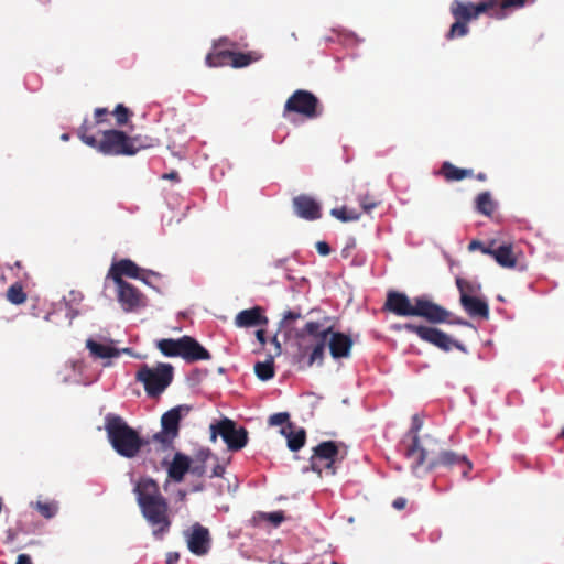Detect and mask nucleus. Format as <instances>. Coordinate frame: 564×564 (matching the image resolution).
Instances as JSON below:
<instances>
[{"mask_svg": "<svg viewBox=\"0 0 564 564\" xmlns=\"http://www.w3.org/2000/svg\"><path fill=\"white\" fill-rule=\"evenodd\" d=\"M300 337L302 341L295 359L302 369L310 368L314 364L322 366L327 344L334 359L348 358L354 345L349 335L333 332L332 327L322 328L318 322H307Z\"/></svg>", "mask_w": 564, "mask_h": 564, "instance_id": "nucleus-1", "label": "nucleus"}, {"mask_svg": "<svg viewBox=\"0 0 564 564\" xmlns=\"http://www.w3.org/2000/svg\"><path fill=\"white\" fill-rule=\"evenodd\" d=\"M536 0H480L477 3L470 1L454 0L449 10L455 19L451 25L447 40L462 37L468 34V22L477 19L480 14H488L490 18L502 20L510 12L522 9L527 4H533Z\"/></svg>", "mask_w": 564, "mask_h": 564, "instance_id": "nucleus-2", "label": "nucleus"}, {"mask_svg": "<svg viewBox=\"0 0 564 564\" xmlns=\"http://www.w3.org/2000/svg\"><path fill=\"white\" fill-rule=\"evenodd\" d=\"M383 310L401 317L419 316L432 324L469 325L463 318H452L451 312L425 296L410 299L399 291L388 292Z\"/></svg>", "mask_w": 564, "mask_h": 564, "instance_id": "nucleus-3", "label": "nucleus"}, {"mask_svg": "<svg viewBox=\"0 0 564 564\" xmlns=\"http://www.w3.org/2000/svg\"><path fill=\"white\" fill-rule=\"evenodd\" d=\"M144 519L154 528L153 535L158 539L170 530L169 503L160 492L159 485L152 478H141L133 489Z\"/></svg>", "mask_w": 564, "mask_h": 564, "instance_id": "nucleus-4", "label": "nucleus"}, {"mask_svg": "<svg viewBox=\"0 0 564 564\" xmlns=\"http://www.w3.org/2000/svg\"><path fill=\"white\" fill-rule=\"evenodd\" d=\"M105 430L112 448L122 457H135L144 445L139 433L117 414L105 416Z\"/></svg>", "mask_w": 564, "mask_h": 564, "instance_id": "nucleus-5", "label": "nucleus"}, {"mask_svg": "<svg viewBox=\"0 0 564 564\" xmlns=\"http://www.w3.org/2000/svg\"><path fill=\"white\" fill-rule=\"evenodd\" d=\"M79 139L87 145L96 149L105 155H133V150L128 148V134L117 129H108L101 132L97 139L91 133V124L85 121L78 129Z\"/></svg>", "mask_w": 564, "mask_h": 564, "instance_id": "nucleus-6", "label": "nucleus"}, {"mask_svg": "<svg viewBox=\"0 0 564 564\" xmlns=\"http://www.w3.org/2000/svg\"><path fill=\"white\" fill-rule=\"evenodd\" d=\"M156 347L164 356L182 357L187 362L210 359L209 351L195 338L187 335L178 339H161L158 341Z\"/></svg>", "mask_w": 564, "mask_h": 564, "instance_id": "nucleus-7", "label": "nucleus"}, {"mask_svg": "<svg viewBox=\"0 0 564 564\" xmlns=\"http://www.w3.org/2000/svg\"><path fill=\"white\" fill-rule=\"evenodd\" d=\"M423 427V419L420 414H414L411 419V427L404 435L400 446L403 455L411 462V469L417 474L420 465L426 459L427 454H431L430 445L423 444L420 438V431Z\"/></svg>", "mask_w": 564, "mask_h": 564, "instance_id": "nucleus-8", "label": "nucleus"}, {"mask_svg": "<svg viewBox=\"0 0 564 564\" xmlns=\"http://www.w3.org/2000/svg\"><path fill=\"white\" fill-rule=\"evenodd\" d=\"M137 381L143 383L147 394L159 397L173 380V367L170 364H159L155 368L142 365L135 375Z\"/></svg>", "mask_w": 564, "mask_h": 564, "instance_id": "nucleus-9", "label": "nucleus"}, {"mask_svg": "<svg viewBox=\"0 0 564 564\" xmlns=\"http://www.w3.org/2000/svg\"><path fill=\"white\" fill-rule=\"evenodd\" d=\"M191 406L177 405L165 412L161 417L162 430L153 435V441L159 443L161 449H172L174 440L180 433V423L184 415L188 414Z\"/></svg>", "mask_w": 564, "mask_h": 564, "instance_id": "nucleus-10", "label": "nucleus"}, {"mask_svg": "<svg viewBox=\"0 0 564 564\" xmlns=\"http://www.w3.org/2000/svg\"><path fill=\"white\" fill-rule=\"evenodd\" d=\"M288 112L301 115L306 119H315L322 116L323 107L313 93L297 89L284 104V115Z\"/></svg>", "mask_w": 564, "mask_h": 564, "instance_id": "nucleus-11", "label": "nucleus"}, {"mask_svg": "<svg viewBox=\"0 0 564 564\" xmlns=\"http://www.w3.org/2000/svg\"><path fill=\"white\" fill-rule=\"evenodd\" d=\"M218 435L231 452L240 451L248 443V431L242 426L238 427L232 420L227 417L210 425V440L215 442Z\"/></svg>", "mask_w": 564, "mask_h": 564, "instance_id": "nucleus-12", "label": "nucleus"}, {"mask_svg": "<svg viewBox=\"0 0 564 564\" xmlns=\"http://www.w3.org/2000/svg\"><path fill=\"white\" fill-rule=\"evenodd\" d=\"M393 329L416 334L422 340L444 351H449L453 346L462 350L464 349L462 344L453 340L446 333L435 327L405 323L394 325Z\"/></svg>", "mask_w": 564, "mask_h": 564, "instance_id": "nucleus-13", "label": "nucleus"}, {"mask_svg": "<svg viewBox=\"0 0 564 564\" xmlns=\"http://www.w3.org/2000/svg\"><path fill=\"white\" fill-rule=\"evenodd\" d=\"M430 451L432 453L427 454L426 459L420 465V469L423 468L425 471H432L438 467L452 468L460 466L463 477H467L473 469V464L463 454L454 451H442L436 454L434 448L431 447Z\"/></svg>", "mask_w": 564, "mask_h": 564, "instance_id": "nucleus-14", "label": "nucleus"}, {"mask_svg": "<svg viewBox=\"0 0 564 564\" xmlns=\"http://www.w3.org/2000/svg\"><path fill=\"white\" fill-rule=\"evenodd\" d=\"M339 454L338 446L334 441H325L319 443L315 448L310 459L312 470L322 474L323 470H327L328 474L335 475L336 469L334 467L337 456Z\"/></svg>", "mask_w": 564, "mask_h": 564, "instance_id": "nucleus-15", "label": "nucleus"}, {"mask_svg": "<svg viewBox=\"0 0 564 564\" xmlns=\"http://www.w3.org/2000/svg\"><path fill=\"white\" fill-rule=\"evenodd\" d=\"M188 550L197 556L206 555L212 545L209 530L200 523H194L188 531L185 532Z\"/></svg>", "mask_w": 564, "mask_h": 564, "instance_id": "nucleus-16", "label": "nucleus"}, {"mask_svg": "<svg viewBox=\"0 0 564 564\" xmlns=\"http://www.w3.org/2000/svg\"><path fill=\"white\" fill-rule=\"evenodd\" d=\"M117 299L126 312H133L147 304L144 294L131 283H116Z\"/></svg>", "mask_w": 564, "mask_h": 564, "instance_id": "nucleus-17", "label": "nucleus"}, {"mask_svg": "<svg viewBox=\"0 0 564 564\" xmlns=\"http://www.w3.org/2000/svg\"><path fill=\"white\" fill-rule=\"evenodd\" d=\"M141 269L130 259H121L113 262L107 273V279H111L116 283H128L123 280V276L131 279H141Z\"/></svg>", "mask_w": 564, "mask_h": 564, "instance_id": "nucleus-18", "label": "nucleus"}, {"mask_svg": "<svg viewBox=\"0 0 564 564\" xmlns=\"http://www.w3.org/2000/svg\"><path fill=\"white\" fill-rule=\"evenodd\" d=\"M293 207L295 214L306 220H315L321 218L319 204L308 195H299L293 198Z\"/></svg>", "mask_w": 564, "mask_h": 564, "instance_id": "nucleus-19", "label": "nucleus"}, {"mask_svg": "<svg viewBox=\"0 0 564 564\" xmlns=\"http://www.w3.org/2000/svg\"><path fill=\"white\" fill-rule=\"evenodd\" d=\"M459 302L462 307L469 316L480 317L484 319L489 318V305L484 299H480L478 295L474 297L464 295L463 297H459Z\"/></svg>", "mask_w": 564, "mask_h": 564, "instance_id": "nucleus-20", "label": "nucleus"}, {"mask_svg": "<svg viewBox=\"0 0 564 564\" xmlns=\"http://www.w3.org/2000/svg\"><path fill=\"white\" fill-rule=\"evenodd\" d=\"M268 318L263 315L260 306H254L249 310L239 312L235 318V324L238 327H252L258 325H265Z\"/></svg>", "mask_w": 564, "mask_h": 564, "instance_id": "nucleus-21", "label": "nucleus"}, {"mask_svg": "<svg viewBox=\"0 0 564 564\" xmlns=\"http://www.w3.org/2000/svg\"><path fill=\"white\" fill-rule=\"evenodd\" d=\"M86 348L89 350L90 355L96 359L115 358L119 357L121 352H130L129 348H123L122 350H120L111 345L97 343L91 338H88L86 340Z\"/></svg>", "mask_w": 564, "mask_h": 564, "instance_id": "nucleus-22", "label": "nucleus"}, {"mask_svg": "<svg viewBox=\"0 0 564 564\" xmlns=\"http://www.w3.org/2000/svg\"><path fill=\"white\" fill-rule=\"evenodd\" d=\"M191 469V460L188 456L177 452L172 463L167 468V474L171 479L176 482H180L184 479V476Z\"/></svg>", "mask_w": 564, "mask_h": 564, "instance_id": "nucleus-23", "label": "nucleus"}, {"mask_svg": "<svg viewBox=\"0 0 564 564\" xmlns=\"http://www.w3.org/2000/svg\"><path fill=\"white\" fill-rule=\"evenodd\" d=\"M281 433L286 437L288 447L292 452H297L300 448L304 446L306 440V433L304 429H299L297 431H294V425L292 423H289L286 426L282 427Z\"/></svg>", "mask_w": 564, "mask_h": 564, "instance_id": "nucleus-24", "label": "nucleus"}, {"mask_svg": "<svg viewBox=\"0 0 564 564\" xmlns=\"http://www.w3.org/2000/svg\"><path fill=\"white\" fill-rule=\"evenodd\" d=\"M496 262L502 268H514L517 264V256L513 246L505 243L496 248Z\"/></svg>", "mask_w": 564, "mask_h": 564, "instance_id": "nucleus-25", "label": "nucleus"}, {"mask_svg": "<svg viewBox=\"0 0 564 564\" xmlns=\"http://www.w3.org/2000/svg\"><path fill=\"white\" fill-rule=\"evenodd\" d=\"M440 174L448 182L462 181L466 177L473 176V170L459 169L451 162H444L441 166Z\"/></svg>", "mask_w": 564, "mask_h": 564, "instance_id": "nucleus-26", "label": "nucleus"}, {"mask_svg": "<svg viewBox=\"0 0 564 564\" xmlns=\"http://www.w3.org/2000/svg\"><path fill=\"white\" fill-rule=\"evenodd\" d=\"M159 144V140L150 135L134 134L128 135V148L133 150V155L141 150L154 148Z\"/></svg>", "mask_w": 564, "mask_h": 564, "instance_id": "nucleus-27", "label": "nucleus"}, {"mask_svg": "<svg viewBox=\"0 0 564 564\" xmlns=\"http://www.w3.org/2000/svg\"><path fill=\"white\" fill-rule=\"evenodd\" d=\"M231 56L232 54L229 50L215 48L214 52L207 54L205 62L209 67L231 66Z\"/></svg>", "mask_w": 564, "mask_h": 564, "instance_id": "nucleus-28", "label": "nucleus"}, {"mask_svg": "<svg viewBox=\"0 0 564 564\" xmlns=\"http://www.w3.org/2000/svg\"><path fill=\"white\" fill-rule=\"evenodd\" d=\"M231 67L234 68L247 67L261 58V54L257 52L242 53L231 51Z\"/></svg>", "mask_w": 564, "mask_h": 564, "instance_id": "nucleus-29", "label": "nucleus"}, {"mask_svg": "<svg viewBox=\"0 0 564 564\" xmlns=\"http://www.w3.org/2000/svg\"><path fill=\"white\" fill-rule=\"evenodd\" d=\"M476 209L485 216H491L496 209V203L492 200L489 192L480 193L476 198Z\"/></svg>", "mask_w": 564, "mask_h": 564, "instance_id": "nucleus-30", "label": "nucleus"}, {"mask_svg": "<svg viewBox=\"0 0 564 564\" xmlns=\"http://www.w3.org/2000/svg\"><path fill=\"white\" fill-rule=\"evenodd\" d=\"M83 300V293L77 290H72L66 296H64L63 301L68 310L67 315L70 316V319L78 315L79 312L77 306L82 303Z\"/></svg>", "mask_w": 564, "mask_h": 564, "instance_id": "nucleus-31", "label": "nucleus"}, {"mask_svg": "<svg viewBox=\"0 0 564 564\" xmlns=\"http://www.w3.org/2000/svg\"><path fill=\"white\" fill-rule=\"evenodd\" d=\"M254 372L262 381H268L274 377V361L269 357L265 361H258L254 365Z\"/></svg>", "mask_w": 564, "mask_h": 564, "instance_id": "nucleus-32", "label": "nucleus"}, {"mask_svg": "<svg viewBox=\"0 0 564 564\" xmlns=\"http://www.w3.org/2000/svg\"><path fill=\"white\" fill-rule=\"evenodd\" d=\"M456 286L459 291V295H460L459 297H463L464 295L470 296V297L477 296L481 290V286L479 283L468 281L463 278L456 279Z\"/></svg>", "mask_w": 564, "mask_h": 564, "instance_id": "nucleus-33", "label": "nucleus"}, {"mask_svg": "<svg viewBox=\"0 0 564 564\" xmlns=\"http://www.w3.org/2000/svg\"><path fill=\"white\" fill-rule=\"evenodd\" d=\"M7 299L12 303V304H22L26 301V294L25 292L23 291V288L21 284L19 283H14L12 284L8 291H7Z\"/></svg>", "mask_w": 564, "mask_h": 564, "instance_id": "nucleus-34", "label": "nucleus"}, {"mask_svg": "<svg viewBox=\"0 0 564 564\" xmlns=\"http://www.w3.org/2000/svg\"><path fill=\"white\" fill-rule=\"evenodd\" d=\"M330 215L344 223L356 221L360 218V214L358 212L346 207L333 208L330 210Z\"/></svg>", "mask_w": 564, "mask_h": 564, "instance_id": "nucleus-35", "label": "nucleus"}, {"mask_svg": "<svg viewBox=\"0 0 564 564\" xmlns=\"http://www.w3.org/2000/svg\"><path fill=\"white\" fill-rule=\"evenodd\" d=\"M35 508L46 519L53 518L58 511L55 501H36Z\"/></svg>", "mask_w": 564, "mask_h": 564, "instance_id": "nucleus-36", "label": "nucleus"}, {"mask_svg": "<svg viewBox=\"0 0 564 564\" xmlns=\"http://www.w3.org/2000/svg\"><path fill=\"white\" fill-rule=\"evenodd\" d=\"M112 115L115 116L116 123L119 127L124 126L132 117V112L130 111V109L122 104H118L116 106L115 110L112 111Z\"/></svg>", "mask_w": 564, "mask_h": 564, "instance_id": "nucleus-37", "label": "nucleus"}, {"mask_svg": "<svg viewBox=\"0 0 564 564\" xmlns=\"http://www.w3.org/2000/svg\"><path fill=\"white\" fill-rule=\"evenodd\" d=\"M290 415L286 412L274 413L269 417V425L271 426H286L290 421Z\"/></svg>", "mask_w": 564, "mask_h": 564, "instance_id": "nucleus-38", "label": "nucleus"}, {"mask_svg": "<svg viewBox=\"0 0 564 564\" xmlns=\"http://www.w3.org/2000/svg\"><path fill=\"white\" fill-rule=\"evenodd\" d=\"M359 204L366 213H369L373 208H376L379 203L376 202L372 197H370V195L366 194L359 197Z\"/></svg>", "mask_w": 564, "mask_h": 564, "instance_id": "nucleus-39", "label": "nucleus"}, {"mask_svg": "<svg viewBox=\"0 0 564 564\" xmlns=\"http://www.w3.org/2000/svg\"><path fill=\"white\" fill-rule=\"evenodd\" d=\"M203 456L202 458V464L200 465H195L193 467H191L189 471L198 477H202L204 474H205V466H204V463L206 462V459L210 456V452L207 451L206 453L205 452H202L200 454Z\"/></svg>", "mask_w": 564, "mask_h": 564, "instance_id": "nucleus-40", "label": "nucleus"}, {"mask_svg": "<svg viewBox=\"0 0 564 564\" xmlns=\"http://www.w3.org/2000/svg\"><path fill=\"white\" fill-rule=\"evenodd\" d=\"M109 110L107 108H96L94 111L95 124H101L106 122V117L109 115Z\"/></svg>", "mask_w": 564, "mask_h": 564, "instance_id": "nucleus-41", "label": "nucleus"}, {"mask_svg": "<svg viewBox=\"0 0 564 564\" xmlns=\"http://www.w3.org/2000/svg\"><path fill=\"white\" fill-rule=\"evenodd\" d=\"M264 517L275 527L279 525L284 520V514L282 511L265 513Z\"/></svg>", "mask_w": 564, "mask_h": 564, "instance_id": "nucleus-42", "label": "nucleus"}, {"mask_svg": "<svg viewBox=\"0 0 564 564\" xmlns=\"http://www.w3.org/2000/svg\"><path fill=\"white\" fill-rule=\"evenodd\" d=\"M316 250L321 256H328L330 253V247L325 241H318L316 243Z\"/></svg>", "mask_w": 564, "mask_h": 564, "instance_id": "nucleus-43", "label": "nucleus"}, {"mask_svg": "<svg viewBox=\"0 0 564 564\" xmlns=\"http://www.w3.org/2000/svg\"><path fill=\"white\" fill-rule=\"evenodd\" d=\"M301 317H302V315L300 313L293 312V311H288L284 314L283 322L290 324Z\"/></svg>", "mask_w": 564, "mask_h": 564, "instance_id": "nucleus-44", "label": "nucleus"}, {"mask_svg": "<svg viewBox=\"0 0 564 564\" xmlns=\"http://www.w3.org/2000/svg\"><path fill=\"white\" fill-rule=\"evenodd\" d=\"M485 245L479 241V240H473L469 242L468 245V250L469 251H475V250H479L480 252L482 251Z\"/></svg>", "mask_w": 564, "mask_h": 564, "instance_id": "nucleus-45", "label": "nucleus"}, {"mask_svg": "<svg viewBox=\"0 0 564 564\" xmlns=\"http://www.w3.org/2000/svg\"><path fill=\"white\" fill-rule=\"evenodd\" d=\"M392 506L393 508H395L397 510H402L405 508L406 506V499L403 498V497H399L397 499L393 500L392 502Z\"/></svg>", "mask_w": 564, "mask_h": 564, "instance_id": "nucleus-46", "label": "nucleus"}, {"mask_svg": "<svg viewBox=\"0 0 564 564\" xmlns=\"http://www.w3.org/2000/svg\"><path fill=\"white\" fill-rule=\"evenodd\" d=\"M180 561V553L169 552L166 554V564H176Z\"/></svg>", "mask_w": 564, "mask_h": 564, "instance_id": "nucleus-47", "label": "nucleus"}, {"mask_svg": "<svg viewBox=\"0 0 564 564\" xmlns=\"http://www.w3.org/2000/svg\"><path fill=\"white\" fill-rule=\"evenodd\" d=\"M15 564H33L29 554H20L17 557Z\"/></svg>", "mask_w": 564, "mask_h": 564, "instance_id": "nucleus-48", "label": "nucleus"}, {"mask_svg": "<svg viewBox=\"0 0 564 564\" xmlns=\"http://www.w3.org/2000/svg\"><path fill=\"white\" fill-rule=\"evenodd\" d=\"M225 473V467L220 464H216L213 468L210 477H221Z\"/></svg>", "mask_w": 564, "mask_h": 564, "instance_id": "nucleus-49", "label": "nucleus"}, {"mask_svg": "<svg viewBox=\"0 0 564 564\" xmlns=\"http://www.w3.org/2000/svg\"><path fill=\"white\" fill-rule=\"evenodd\" d=\"M495 241H491L490 246H485L482 249L484 254H489L495 259L496 248H494Z\"/></svg>", "mask_w": 564, "mask_h": 564, "instance_id": "nucleus-50", "label": "nucleus"}, {"mask_svg": "<svg viewBox=\"0 0 564 564\" xmlns=\"http://www.w3.org/2000/svg\"><path fill=\"white\" fill-rule=\"evenodd\" d=\"M226 45H234V43L230 42L227 37H221L217 42H215L214 48H218L220 46H226Z\"/></svg>", "mask_w": 564, "mask_h": 564, "instance_id": "nucleus-51", "label": "nucleus"}, {"mask_svg": "<svg viewBox=\"0 0 564 564\" xmlns=\"http://www.w3.org/2000/svg\"><path fill=\"white\" fill-rule=\"evenodd\" d=\"M256 336L261 344L265 343V332L263 329L257 330Z\"/></svg>", "mask_w": 564, "mask_h": 564, "instance_id": "nucleus-52", "label": "nucleus"}, {"mask_svg": "<svg viewBox=\"0 0 564 564\" xmlns=\"http://www.w3.org/2000/svg\"><path fill=\"white\" fill-rule=\"evenodd\" d=\"M476 178H477L478 181L484 182V181H486V180H487V175H486L485 173L480 172V173H478V174L476 175Z\"/></svg>", "mask_w": 564, "mask_h": 564, "instance_id": "nucleus-53", "label": "nucleus"}, {"mask_svg": "<svg viewBox=\"0 0 564 564\" xmlns=\"http://www.w3.org/2000/svg\"><path fill=\"white\" fill-rule=\"evenodd\" d=\"M164 177L165 178H170V180H174V178H177V173L176 172H171L169 174H165Z\"/></svg>", "mask_w": 564, "mask_h": 564, "instance_id": "nucleus-54", "label": "nucleus"}, {"mask_svg": "<svg viewBox=\"0 0 564 564\" xmlns=\"http://www.w3.org/2000/svg\"><path fill=\"white\" fill-rule=\"evenodd\" d=\"M8 538L10 540H13L14 539V534H12L11 530L8 531Z\"/></svg>", "mask_w": 564, "mask_h": 564, "instance_id": "nucleus-55", "label": "nucleus"}, {"mask_svg": "<svg viewBox=\"0 0 564 564\" xmlns=\"http://www.w3.org/2000/svg\"><path fill=\"white\" fill-rule=\"evenodd\" d=\"M430 440L431 443L437 444V441L430 438L429 436L425 437V442Z\"/></svg>", "mask_w": 564, "mask_h": 564, "instance_id": "nucleus-56", "label": "nucleus"}, {"mask_svg": "<svg viewBox=\"0 0 564 564\" xmlns=\"http://www.w3.org/2000/svg\"><path fill=\"white\" fill-rule=\"evenodd\" d=\"M62 139H63V140H65V141H66V140H68V134L64 133V134L62 135Z\"/></svg>", "mask_w": 564, "mask_h": 564, "instance_id": "nucleus-57", "label": "nucleus"}, {"mask_svg": "<svg viewBox=\"0 0 564 564\" xmlns=\"http://www.w3.org/2000/svg\"><path fill=\"white\" fill-rule=\"evenodd\" d=\"M561 436L564 437V429L561 432Z\"/></svg>", "mask_w": 564, "mask_h": 564, "instance_id": "nucleus-58", "label": "nucleus"}, {"mask_svg": "<svg viewBox=\"0 0 564 564\" xmlns=\"http://www.w3.org/2000/svg\"><path fill=\"white\" fill-rule=\"evenodd\" d=\"M330 564H339V563H337V562H332Z\"/></svg>", "mask_w": 564, "mask_h": 564, "instance_id": "nucleus-59", "label": "nucleus"}]
</instances>
